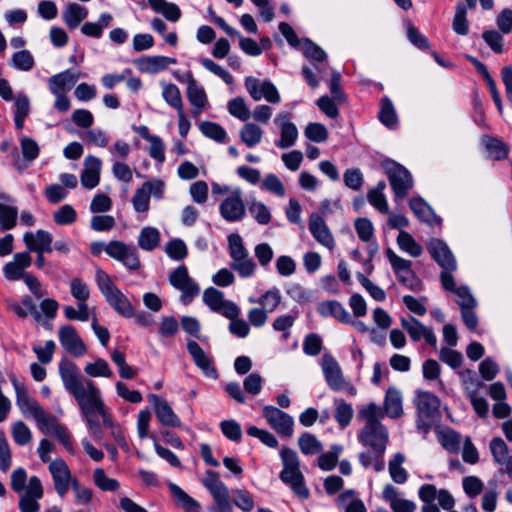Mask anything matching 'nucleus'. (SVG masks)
<instances>
[{"label":"nucleus","instance_id":"63","mask_svg":"<svg viewBox=\"0 0 512 512\" xmlns=\"http://www.w3.org/2000/svg\"><path fill=\"white\" fill-rule=\"evenodd\" d=\"M440 443L448 452L456 453L460 448L461 435L454 430H448L441 433Z\"/></svg>","mask_w":512,"mask_h":512},{"label":"nucleus","instance_id":"10","mask_svg":"<svg viewBox=\"0 0 512 512\" xmlns=\"http://www.w3.org/2000/svg\"><path fill=\"white\" fill-rule=\"evenodd\" d=\"M59 374L65 389L74 397L86 388L82 375L77 365L68 359H62L59 363Z\"/></svg>","mask_w":512,"mask_h":512},{"label":"nucleus","instance_id":"57","mask_svg":"<svg viewBox=\"0 0 512 512\" xmlns=\"http://www.w3.org/2000/svg\"><path fill=\"white\" fill-rule=\"evenodd\" d=\"M482 39L496 53L501 54L504 51V38L499 31L485 30L482 33Z\"/></svg>","mask_w":512,"mask_h":512},{"label":"nucleus","instance_id":"40","mask_svg":"<svg viewBox=\"0 0 512 512\" xmlns=\"http://www.w3.org/2000/svg\"><path fill=\"white\" fill-rule=\"evenodd\" d=\"M397 244L401 250L407 252L412 257H419L423 252L422 246L415 241L411 234L404 230L399 232Z\"/></svg>","mask_w":512,"mask_h":512},{"label":"nucleus","instance_id":"5","mask_svg":"<svg viewBox=\"0 0 512 512\" xmlns=\"http://www.w3.org/2000/svg\"><path fill=\"white\" fill-rule=\"evenodd\" d=\"M322 369L325 380L331 390L345 391L350 396L357 394L356 387L344 379L341 368L333 356L329 354L323 356Z\"/></svg>","mask_w":512,"mask_h":512},{"label":"nucleus","instance_id":"55","mask_svg":"<svg viewBox=\"0 0 512 512\" xmlns=\"http://www.w3.org/2000/svg\"><path fill=\"white\" fill-rule=\"evenodd\" d=\"M228 111L241 121H247L251 116V112L242 97L231 99L228 102Z\"/></svg>","mask_w":512,"mask_h":512},{"label":"nucleus","instance_id":"37","mask_svg":"<svg viewBox=\"0 0 512 512\" xmlns=\"http://www.w3.org/2000/svg\"><path fill=\"white\" fill-rule=\"evenodd\" d=\"M378 117L380 122L388 128H393L398 122L393 103L387 96L381 99Z\"/></svg>","mask_w":512,"mask_h":512},{"label":"nucleus","instance_id":"52","mask_svg":"<svg viewBox=\"0 0 512 512\" xmlns=\"http://www.w3.org/2000/svg\"><path fill=\"white\" fill-rule=\"evenodd\" d=\"M34 419L37 422L39 430L43 434L53 432L60 425L57 419L53 415L47 413L43 408L38 411L34 416Z\"/></svg>","mask_w":512,"mask_h":512},{"label":"nucleus","instance_id":"58","mask_svg":"<svg viewBox=\"0 0 512 512\" xmlns=\"http://www.w3.org/2000/svg\"><path fill=\"white\" fill-rule=\"evenodd\" d=\"M407 38L417 48L427 50L430 47L428 38L423 35L410 21L406 22Z\"/></svg>","mask_w":512,"mask_h":512},{"label":"nucleus","instance_id":"13","mask_svg":"<svg viewBox=\"0 0 512 512\" xmlns=\"http://www.w3.org/2000/svg\"><path fill=\"white\" fill-rule=\"evenodd\" d=\"M427 250L432 259L443 270H456V260L448 245L441 239L432 238L427 243Z\"/></svg>","mask_w":512,"mask_h":512},{"label":"nucleus","instance_id":"34","mask_svg":"<svg viewBox=\"0 0 512 512\" xmlns=\"http://www.w3.org/2000/svg\"><path fill=\"white\" fill-rule=\"evenodd\" d=\"M151 9L162 14L168 21L177 22L181 17V10L175 3L166 0H148Z\"/></svg>","mask_w":512,"mask_h":512},{"label":"nucleus","instance_id":"59","mask_svg":"<svg viewBox=\"0 0 512 512\" xmlns=\"http://www.w3.org/2000/svg\"><path fill=\"white\" fill-rule=\"evenodd\" d=\"M225 301L224 294L220 290L209 287L204 290L203 302L213 311H219L220 306Z\"/></svg>","mask_w":512,"mask_h":512},{"label":"nucleus","instance_id":"27","mask_svg":"<svg viewBox=\"0 0 512 512\" xmlns=\"http://www.w3.org/2000/svg\"><path fill=\"white\" fill-rule=\"evenodd\" d=\"M490 451L494 460L505 466L504 469H500L501 473H507L512 478V455H508V446L504 440L500 437H495L490 442Z\"/></svg>","mask_w":512,"mask_h":512},{"label":"nucleus","instance_id":"11","mask_svg":"<svg viewBox=\"0 0 512 512\" xmlns=\"http://www.w3.org/2000/svg\"><path fill=\"white\" fill-rule=\"evenodd\" d=\"M219 212L227 222H238L245 217L246 208L241 189L236 188L230 196L220 203Z\"/></svg>","mask_w":512,"mask_h":512},{"label":"nucleus","instance_id":"12","mask_svg":"<svg viewBox=\"0 0 512 512\" xmlns=\"http://www.w3.org/2000/svg\"><path fill=\"white\" fill-rule=\"evenodd\" d=\"M263 416L281 436L289 438L293 435L294 420L286 412L269 405L263 408Z\"/></svg>","mask_w":512,"mask_h":512},{"label":"nucleus","instance_id":"26","mask_svg":"<svg viewBox=\"0 0 512 512\" xmlns=\"http://www.w3.org/2000/svg\"><path fill=\"white\" fill-rule=\"evenodd\" d=\"M101 161L99 158L89 155L85 158L84 169L80 180L83 187L93 189L100 181Z\"/></svg>","mask_w":512,"mask_h":512},{"label":"nucleus","instance_id":"24","mask_svg":"<svg viewBox=\"0 0 512 512\" xmlns=\"http://www.w3.org/2000/svg\"><path fill=\"white\" fill-rule=\"evenodd\" d=\"M309 230L313 237L323 246L332 250L335 246L334 238L323 218L312 214L309 219Z\"/></svg>","mask_w":512,"mask_h":512},{"label":"nucleus","instance_id":"21","mask_svg":"<svg viewBox=\"0 0 512 512\" xmlns=\"http://www.w3.org/2000/svg\"><path fill=\"white\" fill-rule=\"evenodd\" d=\"M23 241L31 252L50 253L53 250V236L46 230L39 229L35 234L32 232H26L23 236Z\"/></svg>","mask_w":512,"mask_h":512},{"label":"nucleus","instance_id":"3","mask_svg":"<svg viewBox=\"0 0 512 512\" xmlns=\"http://www.w3.org/2000/svg\"><path fill=\"white\" fill-rule=\"evenodd\" d=\"M381 166L393 190L395 200L406 198L414 183L411 173L392 159L384 160Z\"/></svg>","mask_w":512,"mask_h":512},{"label":"nucleus","instance_id":"62","mask_svg":"<svg viewBox=\"0 0 512 512\" xmlns=\"http://www.w3.org/2000/svg\"><path fill=\"white\" fill-rule=\"evenodd\" d=\"M76 219L77 213L75 209L69 204L61 206L53 214V220L58 225H70L74 223Z\"/></svg>","mask_w":512,"mask_h":512},{"label":"nucleus","instance_id":"61","mask_svg":"<svg viewBox=\"0 0 512 512\" xmlns=\"http://www.w3.org/2000/svg\"><path fill=\"white\" fill-rule=\"evenodd\" d=\"M304 134L309 140L317 143L324 142L328 139L327 128L317 122L309 123L305 128Z\"/></svg>","mask_w":512,"mask_h":512},{"label":"nucleus","instance_id":"54","mask_svg":"<svg viewBox=\"0 0 512 512\" xmlns=\"http://www.w3.org/2000/svg\"><path fill=\"white\" fill-rule=\"evenodd\" d=\"M302 52L307 59L323 62L327 58L325 51L308 38L302 40Z\"/></svg>","mask_w":512,"mask_h":512},{"label":"nucleus","instance_id":"51","mask_svg":"<svg viewBox=\"0 0 512 512\" xmlns=\"http://www.w3.org/2000/svg\"><path fill=\"white\" fill-rule=\"evenodd\" d=\"M335 402L337 406L334 412V418L341 428H345L350 424L353 417L352 406L344 400H336Z\"/></svg>","mask_w":512,"mask_h":512},{"label":"nucleus","instance_id":"35","mask_svg":"<svg viewBox=\"0 0 512 512\" xmlns=\"http://www.w3.org/2000/svg\"><path fill=\"white\" fill-rule=\"evenodd\" d=\"M385 254L396 275H400V273H406L410 275L412 280L416 281V275L412 270V262L410 260L399 257L391 248H387L385 250Z\"/></svg>","mask_w":512,"mask_h":512},{"label":"nucleus","instance_id":"47","mask_svg":"<svg viewBox=\"0 0 512 512\" xmlns=\"http://www.w3.org/2000/svg\"><path fill=\"white\" fill-rule=\"evenodd\" d=\"M162 96L166 103L174 108L177 113L184 110L180 90L175 84H164Z\"/></svg>","mask_w":512,"mask_h":512},{"label":"nucleus","instance_id":"33","mask_svg":"<svg viewBox=\"0 0 512 512\" xmlns=\"http://www.w3.org/2000/svg\"><path fill=\"white\" fill-rule=\"evenodd\" d=\"M87 15L88 10L84 6L77 3H70L63 11L62 18L70 29H75L87 17Z\"/></svg>","mask_w":512,"mask_h":512},{"label":"nucleus","instance_id":"36","mask_svg":"<svg viewBox=\"0 0 512 512\" xmlns=\"http://www.w3.org/2000/svg\"><path fill=\"white\" fill-rule=\"evenodd\" d=\"M251 303H258L262 309L268 312H273L281 302V294L278 288H272L262 294L258 299L250 298Z\"/></svg>","mask_w":512,"mask_h":512},{"label":"nucleus","instance_id":"2","mask_svg":"<svg viewBox=\"0 0 512 512\" xmlns=\"http://www.w3.org/2000/svg\"><path fill=\"white\" fill-rule=\"evenodd\" d=\"M95 280L107 303L118 314L125 318H131L134 316V308L132 304L122 291L113 283L110 276L104 270L100 268L96 270Z\"/></svg>","mask_w":512,"mask_h":512},{"label":"nucleus","instance_id":"48","mask_svg":"<svg viewBox=\"0 0 512 512\" xmlns=\"http://www.w3.org/2000/svg\"><path fill=\"white\" fill-rule=\"evenodd\" d=\"M343 451L341 445H332L330 450L318 457V466L324 471H331L335 468L339 455Z\"/></svg>","mask_w":512,"mask_h":512},{"label":"nucleus","instance_id":"19","mask_svg":"<svg viewBox=\"0 0 512 512\" xmlns=\"http://www.w3.org/2000/svg\"><path fill=\"white\" fill-rule=\"evenodd\" d=\"M10 381L15 389L16 401L23 414H30L33 417L42 409L39 403L29 396L24 383L20 382L16 376L11 375Z\"/></svg>","mask_w":512,"mask_h":512},{"label":"nucleus","instance_id":"31","mask_svg":"<svg viewBox=\"0 0 512 512\" xmlns=\"http://www.w3.org/2000/svg\"><path fill=\"white\" fill-rule=\"evenodd\" d=\"M384 409L390 418H398L403 415L402 395L394 387L387 389L384 399Z\"/></svg>","mask_w":512,"mask_h":512},{"label":"nucleus","instance_id":"18","mask_svg":"<svg viewBox=\"0 0 512 512\" xmlns=\"http://www.w3.org/2000/svg\"><path fill=\"white\" fill-rule=\"evenodd\" d=\"M49 470L53 478L54 488L60 497L65 496L69 490L71 473L62 459H55L49 465Z\"/></svg>","mask_w":512,"mask_h":512},{"label":"nucleus","instance_id":"22","mask_svg":"<svg viewBox=\"0 0 512 512\" xmlns=\"http://www.w3.org/2000/svg\"><path fill=\"white\" fill-rule=\"evenodd\" d=\"M32 263V258L29 252L15 253L13 261L5 264L3 268L4 276L7 280L16 281L24 278L26 275L24 270L28 268Z\"/></svg>","mask_w":512,"mask_h":512},{"label":"nucleus","instance_id":"49","mask_svg":"<svg viewBox=\"0 0 512 512\" xmlns=\"http://www.w3.org/2000/svg\"><path fill=\"white\" fill-rule=\"evenodd\" d=\"M466 14L467 7L462 3H458L452 23L453 30L458 35H466L468 33L469 26Z\"/></svg>","mask_w":512,"mask_h":512},{"label":"nucleus","instance_id":"60","mask_svg":"<svg viewBox=\"0 0 512 512\" xmlns=\"http://www.w3.org/2000/svg\"><path fill=\"white\" fill-rule=\"evenodd\" d=\"M229 254L232 260H241L248 255L247 249L244 247L243 240L239 234H231L228 236Z\"/></svg>","mask_w":512,"mask_h":512},{"label":"nucleus","instance_id":"15","mask_svg":"<svg viewBox=\"0 0 512 512\" xmlns=\"http://www.w3.org/2000/svg\"><path fill=\"white\" fill-rule=\"evenodd\" d=\"M245 88L256 101L264 97L270 103L275 104L280 102V95L276 87L270 81H264L260 86L257 78L249 76L245 79Z\"/></svg>","mask_w":512,"mask_h":512},{"label":"nucleus","instance_id":"53","mask_svg":"<svg viewBox=\"0 0 512 512\" xmlns=\"http://www.w3.org/2000/svg\"><path fill=\"white\" fill-rule=\"evenodd\" d=\"M298 136V130L292 122H285L281 125V137L276 145L280 148H289L294 145Z\"/></svg>","mask_w":512,"mask_h":512},{"label":"nucleus","instance_id":"38","mask_svg":"<svg viewBox=\"0 0 512 512\" xmlns=\"http://www.w3.org/2000/svg\"><path fill=\"white\" fill-rule=\"evenodd\" d=\"M169 490L174 498L181 504L185 512H197L200 504L190 497L183 489L174 483L169 484Z\"/></svg>","mask_w":512,"mask_h":512},{"label":"nucleus","instance_id":"64","mask_svg":"<svg viewBox=\"0 0 512 512\" xmlns=\"http://www.w3.org/2000/svg\"><path fill=\"white\" fill-rule=\"evenodd\" d=\"M165 252L173 260H182L187 254V246L181 239H173L166 244Z\"/></svg>","mask_w":512,"mask_h":512},{"label":"nucleus","instance_id":"56","mask_svg":"<svg viewBox=\"0 0 512 512\" xmlns=\"http://www.w3.org/2000/svg\"><path fill=\"white\" fill-rule=\"evenodd\" d=\"M401 326L407 331L411 340L414 342L419 341L424 336L427 328L416 318H411L410 320L402 318Z\"/></svg>","mask_w":512,"mask_h":512},{"label":"nucleus","instance_id":"23","mask_svg":"<svg viewBox=\"0 0 512 512\" xmlns=\"http://www.w3.org/2000/svg\"><path fill=\"white\" fill-rule=\"evenodd\" d=\"M80 74L67 69L48 79L49 90L52 94H66L79 79Z\"/></svg>","mask_w":512,"mask_h":512},{"label":"nucleus","instance_id":"6","mask_svg":"<svg viewBox=\"0 0 512 512\" xmlns=\"http://www.w3.org/2000/svg\"><path fill=\"white\" fill-rule=\"evenodd\" d=\"M74 398L85 419L96 416L105 408L100 391L91 380H86V388Z\"/></svg>","mask_w":512,"mask_h":512},{"label":"nucleus","instance_id":"9","mask_svg":"<svg viewBox=\"0 0 512 512\" xmlns=\"http://www.w3.org/2000/svg\"><path fill=\"white\" fill-rule=\"evenodd\" d=\"M105 252L112 258L120 261L129 270L140 268V259L135 246L127 245L122 241L114 240L107 244Z\"/></svg>","mask_w":512,"mask_h":512},{"label":"nucleus","instance_id":"50","mask_svg":"<svg viewBox=\"0 0 512 512\" xmlns=\"http://www.w3.org/2000/svg\"><path fill=\"white\" fill-rule=\"evenodd\" d=\"M18 210L16 207L0 203V230H10L15 227Z\"/></svg>","mask_w":512,"mask_h":512},{"label":"nucleus","instance_id":"29","mask_svg":"<svg viewBox=\"0 0 512 512\" xmlns=\"http://www.w3.org/2000/svg\"><path fill=\"white\" fill-rule=\"evenodd\" d=\"M409 207L418 219L430 226L442 223L441 217L436 215L434 210L420 197L410 199Z\"/></svg>","mask_w":512,"mask_h":512},{"label":"nucleus","instance_id":"41","mask_svg":"<svg viewBox=\"0 0 512 512\" xmlns=\"http://www.w3.org/2000/svg\"><path fill=\"white\" fill-rule=\"evenodd\" d=\"M405 461V456L398 452L394 455L393 459L389 462V473L392 480L397 484H403L407 481V471L402 467Z\"/></svg>","mask_w":512,"mask_h":512},{"label":"nucleus","instance_id":"14","mask_svg":"<svg viewBox=\"0 0 512 512\" xmlns=\"http://www.w3.org/2000/svg\"><path fill=\"white\" fill-rule=\"evenodd\" d=\"M59 341L63 348L75 357H81L87 352V348L72 325H64L58 331Z\"/></svg>","mask_w":512,"mask_h":512},{"label":"nucleus","instance_id":"39","mask_svg":"<svg viewBox=\"0 0 512 512\" xmlns=\"http://www.w3.org/2000/svg\"><path fill=\"white\" fill-rule=\"evenodd\" d=\"M160 243V233L154 227H144L138 237V245L146 251H152Z\"/></svg>","mask_w":512,"mask_h":512},{"label":"nucleus","instance_id":"28","mask_svg":"<svg viewBox=\"0 0 512 512\" xmlns=\"http://www.w3.org/2000/svg\"><path fill=\"white\" fill-rule=\"evenodd\" d=\"M134 63L141 72L154 74L167 69L170 64H175L176 59L167 56H147L135 60Z\"/></svg>","mask_w":512,"mask_h":512},{"label":"nucleus","instance_id":"44","mask_svg":"<svg viewBox=\"0 0 512 512\" xmlns=\"http://www.w3.org/2000/svg\"><path fill=\"white\" fill-rule=\"evenodd\" d=\"M149 185L150 181L144 182L132 197V204L136 212L142 213L149 210L151 190L146 189Z\"/></svg>","mask_w":512,"mask_h":512},{"label":"nucleus","instance_id":"45","mask_svg":"<svg viewBox=\"0 0 512 512\" xmlns=\"http://www.w3.org/2000/svg\"><path fill=\"white\" fill-rule=\"evenodd\" d=\"M199 129L204 136L216 142L224 143L227 140L225 129L218 123L204 121L200 124Z\"/></svg>","mask_w":512,"mask_h":512},{"label":"nucleus","instance_id":"1","mask_svg":"<svg viewBox=\"0 0 512 512\" xmlns=\"http://www.w3.org/2000/svg\"><path fill=\"white\" fill-rule=\"evenodd\" d=\"M413 402L417 414L416 427L426 437L440 417V399L432 392L417 390Z\"/></svg>","mask_w":512,"mask_h":512},{"label":"nucleus","instance_id":"17","mask_svg":"<svg viewBox=\"0 0 512 512\" xmlns=\"http://www.w3.org/2000/svg\"><path fill=\"white\" fill-rule=\"evenodd\" d=\"M187 351L191 355L195 365L207 376L217 379L219 374L214 366L213 359L209 357L202 347L193 340L187 342Z\"/></svg>","mask_w":512,"mask_h":512},{"label":"nucleus","instance_id":"30","mask_svg":"<svg viewBox=\"0 0 512 512\" xmlns=\"http://www.w3.org/2000/svg\"><path fill=\"white\" fill-rule=\"evenodd\" d=\"M322 317H333L341 323H350L351 316L344 306L337 300L322 301L317 307Z\"/></svg>","mask_w":512,"mask_h":512},{"label":"nucleus","instance_id":"4","mask_svg":"<svg viewBox=\"0 0 512 512\" xmlns=\"http://www.w3.org/2000/svg\"><path fill=\"white\" fill-rule=\"evenodd\" d=\"M202 483L210 492L216 504V508H211V512H233L229 489L219 479V474L217 472L207 470Z\"/></svg>","mask_w":512,"mask_h":512},{"label":"nucleus","instance_id":"8","mask_svg":"<svg viewBox=\"0 0 512 512\" xmlns=\"http://www.w3.org/2000/svg\"><path fill=\"white\" fill-rule=\"evenodd\" d=\"M359 442L375 452H385L389 441L387 428L381 425H364L358 433Z\"/></svg>","mask_w":512,"mask_h":512},{"label":"nucleus","instance_id":"46","mask_svg":"<svg viewBox=\"0 0 512 512\" xmlns=\"http://www.w3.org/2000/svg\"><path fill=\"white\" fill-rule=\"evenodd\" d=\"M301 452L305 455H313L323 450L322 443L311 433L304 432L298 439Z\"/></svg>","mask_w":512,"mask_h":512},{"label":"nucleus","instance_id":"7","mask_svg":"<svg viewBox=\"0 0 512 512\" xmlns=\"http://www.w3.org/2000/svg\"><path fill=\"white\" fill-rule=\"evenodd\" d=\"M169 282L174 288L182 292L181 302L184 305H189L200 292L199 285L190 278L185 265L178 266L170 273Z\"/></svg>","mask_w":512,"mask_h":512},{"label":"nucleus","instance_id":"25","mask_svg":"<svg viewBox=\"0 0 512 512\" xmlns=\"http://www.w3.org/2000/svg\"><path fill=\"white\" fill-rule=\"evenodd\" d=\"M187 97L194 107L193 114L198 116L207 104V96L203 87L199 86L191 72L187 73Z\"/></svg>","mask_w":512,"mask_h":512},{"label":"nucleus","instance_id":"32","mask_svg":"<svg viewBox=\"0 0 512 512\" xmlns=\"http://www.w3.org/2000/svg\"><path fill=\"white\" fill-rule=\"evenodd\" d=\"M483 144L489 154V157L495 161L504 160L509 155V145L499 138L485 136L483 138Z\"/></svg>","mask_w":512,"mask_h":512},{"label":"nucleus","instance_id":"43","mask_svg":"<svg viewBox=\"0 0 512 512\" xmlns=\"http://www.w3.org/2000/svg\"><path fill=\"white\" fill-rule=\"evenodd\" d=\"M263 130L254 123L245 124L240 130V139L247 147H254L260 143Z\"/></svg>","mask_w":512,"mask_h":512},{"label":"nucleus","instance_id":"42","mask_svg":"<svg viewBox=\"0 0 512 512\" xmlns=\"http://www.w3.org/2000/svg\"><path fill=\"white\" fill-rule=\"evenodd\" d=\"M9 65L17 70L27 72L33 69L35 60L29 50H20L12 55Z\"/></svg>","mask_w":512,"mask_h":512},{"label":"nucleus","instance_id":"16","mask_svg":"<svg viewBox=\"0 0 512 512\" xmlns=\"http://www.w3.org/2000/svg\"><path fill=\"white\" fill-rule=\"evenodd\" d=\"M149 401L153 406L158 421L167 427L177 428L181 426L179 417L174 413L167 400L156 394L149 395Z\"/></svg>","mask_w":512,"mask_h":512},{"label":"nucleus","instance_id":"20","mask_svg":"<svg viewBox=\"0 0 512 512\" xmlns=\"http://www.w3.org/2000/svg\"><path fill=\"white\" fill-rule=\"evenodd\" d=\"M281 481L290 486L294 494L301 499H307L310 495L305 485L304 476L300 468H283L279 475Z\"/></svg>","mask_w":512,"mask_h":512}]
</instances>
